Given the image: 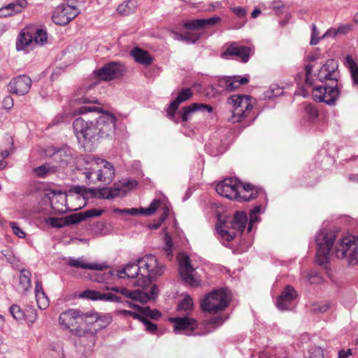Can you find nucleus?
<instances>
[{"mask_svg": "<svg viewBox=\"0 0 358 358\" xmlns=\"http://www.w3.org/2000/svg\"><path fill=\"white\" fill-rule=\"evenodd\" d=\"M164 273V266L160 265L155 256L149 254L138 259L136 262L127 264L122 270H110L94 279L98 282L108 279V275H117L120 278H138L137 285L143 289H150L152 281L162 275Z\"/></svg>", "mask_w": 358, "mask_h": 358, "instance_id": "1", "label": "nucleus"}, {"mask_svg": "<svg viewBox=\"0 0 358 358\" xmlns=\"http://www.w3.org/2000/svg\"><path fill=\"white\" fill-rule=\"evenodd\" d=\"M78 114H85L88 112H98L102 113L94 121L90 120L87 132L85 136V141L96 143L100 139L111 136L115 133L116 117L114 114L103 112L102 108L96 106H80L76 109Z\"/></svg>", "mask_w": 358, "mask_h": 358, "instance_id": "2", "label": "nucleus"}, {"mask_svg": "<svg viewBox=\"0 0 358 358\" xmlns=\"http://www.w3.org/2000/svg\"><path fill=\"white\" fill-rule=\"evenodd\" d=\"M336 240V235L333 232L321 231L316 236L317 245L316 252V262L323 267L329 275V252Z\"/></svg>", "mask_w": 358, "mask_h": 358, "instance_id": "3", "label": "nucleus"}, {"mask_svg": "<svg viewBox=\"0 0 358 358\" xmlns=\"http://www.w3.org/2000/svg\"><path fill=\"white\" fill-rule=\"evenodd\" d=\"M229 302L227 289L221 288L208 294L201 301V308L203 312L215 313L223 310L228 306Z\"/></svg>", "mask_w": 358, "mask_h": 358, "instance_id": "4", "label": "nucleus"}, {"mask_svg": "<svg viewBox=\"0 0 358 358\" xmlns=\"http://www.w3.org/2000/svg\"><path fill=\"white\" fill-rule=\"evenodd\" d=\"M335 254L338 259H346L349 264L358 262V239L355 236L344 237L335 247Z\"/></svg>", "mask_w": 358, "mask_h": 358, "instance_id": "5", "label": "nucleus"}, {"mask_svg": "<svg viewBox=\"0 0 358 358\" xmlns=\"http://www.w3.org/2000/svg\"><path fill=\"white\" fill-rule=\"evenodd\" d=\"M250 99V96L241 94L232 95L228 99V103L234 107L233 122H240L248 116L252 108Z\"/></svg>", "mask_w": 358, "mask_h": 358, "instance_id": "6", "label": "nucleus"}, {"mask_svg": "<svg viewBox=\"0 0 358 358\" xmlns=\"http://www.w3.org/2000/svg\"><path fill=\"white\" fill-rule=\"evenodd\" d=\"M127 71L125 66L120 62H110L100 69L95 70L96 78L103 81H109L122 77Z\"/></svg>", "mask_w": 358, "mask_h": 358, "instance_id": "7", "label": "nucleus"}, {"mask_svg": "<svg viewBox=\"0 0 358 358\" xmlns=\"http://www.w3.org/2000/svg\"><path fill=\"white\" fill-rule=\"evenodd\" d=\"M341 87L336 83L335 85L317 86L313 89V96L315 100L324 102L327 105L333 106L339 96Z\"/></svg>", "mask_w": 358, "mask_h": 358, "instance_id": "8", "label": "nucleus"}, {"mask_svg": "<svg viewBox=\"0 0 358 358\" xmlns=\"http://www.w3.org/2000/svg\"><path fill=\"white\" fill-rule=\"evenodd\" d=\"M80 13L79 10L73 3H62L57 6L55 8L52 20L55 24L64 26L78 15Z\"/></svg>", "mask_w": 358, "mask_h": 358, "instance_id": "9", "label": "nucleus"}, {"mask_svg": "<svg viewBox=\"0 0 358 358\" xmlns=\"http://www.w3.org/2000/svg\"><path fill=\"white\" fill-rule=\"evenodd\" d=\"M158 292L159 289L157 285H152L150 289H145L142 288V289L129 290L126 287H121L120 294L126 298L144 304L151 299H155L157 296Z\"/></svg>", "mask_w": 358, "mask_h": 358, "instance_id": "10", "label": "nucleus"}, {"mask_svg": "<svg viewBox=\"0 0 358 358\" xmlns=\"http://www.w3.org/2000/svg\"><path fill=\"white\" fill-rule=\"evenodd\" d=\"M88 315L77 309H69L62 313L59 317V322L64 329L75 328L79 323L87 321Z\"/></svg>", "mask_w": 358, "mask_h": 358, "instance_id": "11", "label": "nucleus"}, {"mask_svg": "<svg viewBox=\"0 0 358 358\" xmlns=\"http://www.w3.org/2000/svg\"><path fill=\"white\" fill-rule=\"evenodd\" d=\"M238 183H241L240 180L227 178L217 185L215 190L220 195L224 197L238 201V199H240Z\"/></svg>", "mask_w": 358, "mask_h": 358, "instance_id": "12", "label": "nucleus"}, {"mask_svg": "<svg viewBox=\"0 0 358 358\" xmlns=\"http://www.w3.org/2000/svg\"><path fill=\"white\" fill-rule=\"evenodd\" d=\"M71 332L80 338V342L83 343L85 347L92 348L94 346L96 341V330H90L87 322L79 323L75 328L71 329Z\"/></svg>", "mask_w": 358, "mask_h": 358, "instance_id": "13", "label": "nucleus"}, {"mask_svg": "<svg viewBox=\"0 0 358 358\" xmlns=\"http://www.w3.org/2000/svg\"><path fill=\"white\" fill-rule=\"evenodd\" d=\"M102 164L103 169H98L96 171H89L85 172L86 179L92 180L93 179V175H96V180L102 182H110L115 176V169L113 166L108 162L103 159H99V162L97 164Z\"/></svg>", "mask_w": 358, "mask_h": 358, "instance_id": "14", "label": "nucleus"}, {"mask_svg": "<svg viewBox=\"0 0 358 358\" xmlns=\"http://www.w3.org/2000/svg\"><path fill=\"white\" fill-rule=\"evenodd\" d=\"M251 48L246 45H240L236 42L229 44L226 50L221 53V57L227 59L228 57H235L242 62L246 63L250 57Z\"/></svg>", "mask_w": 358, "mask_h": 358, "instance_id": "15", "label": "nucleus"}, {"mask_svg": "<svg viewBox=\"0 0 358 358\" xmlns=\"http://www.w3.org/2000/svg\"><path fill=\"white\" fill-rule=\"evenodd\" d=\"M32 84L31 79L26 75H20L13 78L8 85L10 92L17 95H24L28 93Z\"/></svg>", "mask_w": 358, "mask_h": 358, "instance_id": "16", "label": "nucleus"}, {"mask_svg": "<svg viewBox=\"0 0 358 358\" xmlns=\"http://www.w3.org/2000/svg\"><path fill=\"white\" fill-rule=\"evenodd\" d=\"M338 64L334 59H328L319 70L317 78L319 81L324 83L326 80H331L338 83Z\"/></svg>", "mask_w": 358, "mask_h": 358, "instance_id": "17", "label": "nucleus"}, {"mask_svg": "<svg viewBox=\"0 0 358 358\" xmlns=\"http://www.w3.org/2000/svg\"><path fill=\"white\" fill-rule=\"evenodd\" d=\"M297 297L296 289L291 285H287L277 298L276 306L280 310H289Z\"/></svg>", "mask_w": 358, "mask_h": 358, "instance_id": "18", "label": "nucleus"}, {"mask_svg": "<svg viewBox=\"0 0 358 358\" xmlns=\"http://www.w3.org/2000/svg\"><path fill=\"white\" fill-rule=\"evenodd\" d=\"M248 82V76L243 78L240 76H224L217 79V86L223 91L231 92L238 89L241 85H245Z\"/></svg>", "mask_w": 358, "mask_h": 358, "instance_id": "19", "label": "nucleus"}, {"mask_svg": "<svg viewBox=\"0 0 358 358\" xmlns=\"http://www.w3.org/2000/svg\"><path fill=\"white\" fill-rule=\"evenodd\" d=\"M193 96L192 90L190 88H182L178 94V96L175 100L171 101L166 109V113L168 117L178 123V120H176V113L180 103L189 100Z\"/></svg>", "mask_w": 358, "mask_h": 358, "instance_id": "20", "label": "nucleus"}, {"mask_svg": "<svg viewBox=\"0 0 358 358\" xmlns=\"http://www.w3.org/2000/svg\"><path fill=\"white\" fill-rule=\"evenodd\" d=\"M179 266V272L182 280L189 285H196V280L192 275L194 268L192 266L190 259L187 255H184L180 257Z\"/></svg>", "mask_w": 358, "mask_h": 358, "instance_id": "21", "label": "nucleus"}, {"mask_svg": "<svg viewBox=\"0 0 358 358\" xmlns=\"http://www.w3.org/2000/svg\"><path fill=\"white\" fill-rule=\"evenodd\" d=\"M169 321L174 324V331L193 332L198 327V322L189 316L170 317Z\"/></svg>", "mask_w": 358, "mask_h": 358, "instance_id": "22", "label": "nucleus"}, {"mask_svg": "<svg viewBox=\"0 0 358 358\" xmlns=\"http://www.w3.org/2000/svg\"><path fill=\"white\" fill-rule=\"evenodd\" d=\"M31 27H25L20 32L16 40V50L17 51L24 50L30 47L34 48V34Z\"/></svg>", "mask_w": 358, "mask_h": 358, "instance_id": "23", "label": "nucleus"}, {"mask_svg": "<svg viewBox=\"0 0 358 358\" xmlns=\"http://www.w3.org/2000/svg\"><path fill=\"white\" fill-rule=\"evenodd\" d=\"M66 264L71 267L95 271H103V269L108 268V266L106 264H98L87 263L85 262V259L83 258V257L78 259L69 258Z\"/></svg>", "mask_w": 358, "mask_h": 358, "instance_id": "24", "label": "nucleus"}, {"mask_svg": "<svg viewBox=\"0 0 358 358\" xmlns=\"http://www.w3.org/2000/svg\"><path fill=\"white\" fill-rule=\"evenodd\" d=\"M221 20L220 17H213L208 19H197L186 22L184 24L185 28L189 30H196L213 26Z\"/></svg>", "mask_w": 358, "mask_h": 358, "instance_id": "25", "label": "nucleus"}, {"mask_svg": "<svg viewBox=\"0 0 358 358\" xmlns=\"http://www.w3.org/2000/svg\"><path fill=\"white\" fill-rule=\"evenodd\" d=\"M242 187L243 189L246 192H251L249 194V196H246V194H241L240 193V199L238 201L245 202L250 201L257 198L258 194L262 191V188L255 186L249 182H243L241 181V183H238V188Z\"/></svg>", "mask_w": 358, "mask_h": 358, "instance_id": "26", "label": "nucleus"}, {"mask_svg": "<svg viewBox=\"0 0 358 358\" xmlns=\"http://www.w3.org/2000/svg\"><path fill=\"white\" fill-rule=\"evenodd\" d=\"M90 120L85 117H79L76 118L73 122V129L74 133L79 141L83 139L85 141V136L87 132Z\"/></svg>", "mask_w": 358, "mask_h": 358, "instance_id": "27", "label": "nucleus"}, {"mask_svg": "<svg viewBox=\"0 0 358 358\" xmlns=\"http://www.w3.org/2000/svg\"><path fill=\"white\" fill-rule=\"evenodd\" d=\"M160 204V200L154 199L148 208H127V215H150L153 214L158 208Z\"/></svg>", "mask_w": 358, "mask_h": 358, "instance_id": "28", "label": "nucleus"}, {"mask_svg": "<svg viewBox=\"0 0 358 358\" xmlns=\"http://www.w3.org/2000/svg\"><path fill=\"white\" fill-rule=\"evenodd\" d=\"M131 55L134 57V60L143 65H150L153 59L150 55L148 51L144 50L138 47H135L131 51Z\"/></svg>", "mask_w": 358, "mask_h": 358, "instance_id": "29", "label": "nucleus"}, {"mask_svg": "<svg viewBox=\"0 0 358 358\" xmlns=\"http://www.w3.org/2000/svg\"><path fill=\"white\" fill-rule=\"evenodd\" d=\"M45 222L54 228H62L64 227L74 224L72 214L64 217H48Z\"/></svg>", "mask_w": 358, "mask_h": 358, "instance_id": "30", "label": "nucleus"}, {"mask_svg": "<svg viewBox=\"0 0 358 358\" xmlns=\"http://www.w3.org/2000/svg\"><path fill=\"white\" fill-rule=\"evenodd\" d=\"M57 171V166L50 163H45L33 169V172L38 178H45Z\"/></svg>", "mask_w": 358, "mask_h": 358, "instance_id": "31", "label": "nucleus"}, {"mask_svg": "<svg viewBox=\"0 0 358 358\" xmlns=\"http://www.w3.org/2000/svg\"><path fill=\"white\" fill-rule=\"evenodd\" d=\"M70 152L65 150H59L53 154L54 160L58 164V168H64L71 160Z\"/></svg>", "mask_w": 358, "mask_h": 358, "instance_id": "32", "label": "nucleus"}, {"mask_svg": "<svg viewBox=\"0 0 358 358\" xmlns=\"http://www.w3.org/2000/svg\"><path fill=\"white\" fill-rule=\"evenodd\" d=\"M103 210H97L95 208L86 210L85 212H80L79 213L72 214L74 224L80 223V222L85 220L87 218L94 217H98L101 215Z\"/></svg>", "mask_w": 358, "mask_h": 358, "instance_id": "33", "label": "nucleus"}, {"mask_svg": "<svg viewBox=\"0 0 358 358\" xmlns=\"http://www.w3.org/2000/svg\"><path fill=\"white\" fill-rule=\"evenodd\" d=\"M248 222V216L245 212L238 211L234 216V220L231 223L232 227L238 231L243 232Z\"/></svg>", "mask_w": 358, "mask_h": 358, "instance_id": "34", "label": "nucleus"}, {"mask_svg": "<svg viewBox=\"0 0 358 358\" xmlns=\"http://www.w3.org/2000/svg\"><path fill=\"white\" fill-rule=\"evenodd\" d=\"M193 300L189 296L186 295L178 303L177 310L185 316H189L193 310Z\"/></svg>", "mask_w": 358, "mask_h": 358, "instance_id": "35", "label": "nucleus"}, {"mask_svg": "<svg viewBox=\"0 0 358 358\" xmlns=\"http://www.w3.org/2000/svg\"><path fill=\"white\" fill-rule=\"evenodd\" d=\"M34 35V45H43L48 41V34L45 29L31 27Z\"/></svg>", "mask_w": 358, "mask_h": 358, "instance_id": "36", "label": "nucleus"}, {"mask_svg": "<svg viewBox=\"0 0 358 358\" xmlns=\"http://www.w3.org/2000/svg\"><path fill=\"white\" fill-rule=\"evenodd\" d=\"M137 8V0H128L119 5L117 11L123 15H128L133 13Z\"/></svg>", "mask_w": 358, "mask_h": 358, "instance_id": "37", "label": "nucleus"}, {"mask_svg": "<svg viewBox=\"0 0 358 358\" xmlns=\"http://www.w3.org/2000/svg\"><path fill=\"white\" fill-rule=\"evenodd\" d=\"M85 314L88 315L87 319L94 320L101 327L106 328L111 322V317L108 315H99L97 313L93 311L86 312Z\"/></svg>", "mask_w": 358, "mask_h": 358, "instance_id": "38", "label": "nucleus"}, {"mask_svg": "<svg viewBox=\"0 0 358 358\" xmlns=\"http://www.w3.org/2000/svg\"><path fill=\"white\" fill-rule=\"evenodd\" d=\"M27 0H15L5 6L6 9L13 15L20 13L27 6Z\"/></svg>", "mask_w": 358, "mask_h": 358, "instance_id": "39", "label": "nucleus"}, {"mask_svg": "<svg viewBox=\"0 0 358 358\" xmlns=\"http://www.w3.org/2000/svg\"><path fill=\"white\" fill-rule=\"evenodd\" d=\"M31 274L29 271L25 268L20 271L19 286L24 292L29 290L31 287Z\"/></svg>", "mask_w": 358, "mask_h": 358, "instance_id": "40", "label": "nucleus"}, {"mask_svg": "<svg viewBox=\"0 0 358 358\" xmlns=\"http://www.w3.org/2000/svg\"><path fill=\"white\" fill-rule=\"evenodd\" d=\"M346 64L349 68L351 77L355 85H358V66L350 55L345 58Z\"/></svg>", "mask_w": 358, "mask_h": 358, "instance_id": "41", "label": "nucleus"}, {"mask_svg": "<svg viewBox=\"0 0 358 358\" xmlns=\"http://www.w3.org/2000/svg\"><path fill=\"white\" fill-rule=\"evenodd\" d=\"M283 89L280 87L278 85H272L269 90L264 93L265 99H272L281 96L283 94Z\"/></svg>", "mask_w": 358, "mask_h": 358, "instance_id": "42", "label": "nucleus"}, {"mask_svg": "<svg viewBox=\"0 0 358 358\" xmlns=\"http://www.w3.org/2000/svg\"><path fill=\"white\" fill-rule=\"evenodd\" d=\"M92 197L99 199H109L108 194V187L102 188H90L88 189Z\"/></svg>", "mask_w": 358, "mask_h": 358, "instance_id": "43", "label": "nucleus"}, {"mask_svg": "<svg viewBox=\"0 0 358 358\" xmlns=\"http://www.w3.org/2000/svg\"><path fill=\"white\" fill-rule=\"evenodd\" d=\"M9 311L13 317L18 322L23 320L25 317L24 312L17 304L12 305L9 308Z\"/></svg>", "mask_w": 358, "mask_h": 358, "instance_id": "44", "label": "nucleus"}, {"mask_svg": "<svg viewBox=\"0 0 358 358\" xmlns=\"http://www.w3.org/2000/svg\"><path fill=\"white\" fill-rule=\"evenodd\" d=\"M195 112H196V110L194 107V103L189 106L182 108V110L178 113L180 117V122H187V120L189 119V115Z\"/></svg>", "mask_w": 358, "mask_h": 358, "instance_id": "45", "label": "nucleus"}, {"mask_svg": "<svg viewBox=\"0 0 358 358\" xmlns=\"http://www.w3.org/2000/svg\"><path fill=\"white\" fill-rule=\"evenodd\" d=\"M141 313L143 316L149 317L153 320H157L162 315L161 313L158 310H152L149 307H143L141 308Z\"/></svg>", "mask_w": 358, "mask_h": 358, "instance_id": "46", "label": "nucleus"}, {"mask_svg": "<svg viewBox=\"0 0 358 358\" xmlns=\"http://www.w3.org/2000/svg\"><path fill=\"white\" fill-rule=\"evenodd\" d=\"M90 188H87L85 186H80V185H75L71 187V189L69 190V194H71V193H76L77 194L81 195L83 196L84 199H86L85 195L90 194V192L88 191Z\"/></svg>", "mask_w": 358, "mask_h": 358, "instance_id": "47", "label": "nucleus"}, {"mask_svg": "<svg viewBox=\"0 0 358 358\" xmlns=\"http://www.w3.org/2000/svg\"><path fill=\"white\" fill-rule=\"evenodd\" d=\"M217 231L222 238H224L228 242L232 241L236 236L235 232H229L228 230L225 229L222 226L217 227Z\"/></svg>", "mask_w": 358, "mask_h": 358, "instance_id": "48", "label": "nucleus"}, {"mask_svg": "<svg viewBox=\"0 0 358 358\" xmlns=\"http://www.w3.org/2000/svg\"><path fill=\"white\" fill-rule=\"evenodd\" d=\"M99 301H113V302H122V299L120 296H117L111 292L107 293H101V296L99 297Z\"/></svg>", "mask_w": 358, "mask_h": 358, "instance_id": "49", "label": "nucleus"}, {"mask_svg": "<svg viewBox=\"0 0 358 358\" xmlns=\"http://www.w3.org/2000/svg\"><path fill=\"white\" fill-rule=\"evenodd\" d=\"M101 296V292L95 290L87 289L84 291L80 296L83 298H86L88 299H91L92 301H98L99 300V297Z\"/></svg>", "mask_w": 358, "mask_h": 358, "instance_id": "50", "label": "nucleus"}, {"mask_svg": "<svg viewBox=\"0 0 358 358\" xmlns=\"http://www.w3.org/2000/svg\"><path fill=\"white\" fill-rule=\"evenodd\" d=\"M307 280L310 284H320L323 282V278L316 271H310L307 275Z\"/></svg>", "mask_w": 358, "mask_h": 358, "instance_id": "51", "label": "nucleus"}, {"mask_svg": "<svg viewBox=\"0 0 358 358\" xmlns=\"http://www.w3.org/2000/svg\"><path fill=\"white\" fill-rule=\"evenodd\" d=\"M108 194L109 199H114L121 194L124 195L126 191L120 187H108Z\"/></svg>", "mask_w": 358, "mask_h": 358, "instance_id": "52", "label": "nucleus"}, {"mask_svg": "<svg viewBox=\"0 0 358 358\" xmlns=\"http://www.w3.org/2000/svg\"><path fill=\"white\" fill-rule=\"evenodd\" d=\"M141 322L144 324L146 328V330L150 333H155L157 329V326L156 324L150 322L146 317L143 316V319L141 320Z\"/></svg>", "mask_w": 358, "mask_h": 358, "instance_id": "53", "label": "nucleus"}, {"mask_svg": "<svg viewBox=\"0 0 358 358\" xmlns=\"http://www.w3.org/2000/svg\"><path fill=\"white\" fill-rule=\"evenodd\" d=\"M13 232L19 238H24L26 236L25 232L17 225V222H11L9 224Z\"/></svg>", "mask_w": 358, "mask_h": 358, "instance_id": "54", "label": "nucleus"}, {"mask_svg": "<svg viewBox=\"0 0 358 358\" xmlns=\"http://www.w3.org/2000/svg\"><path fill=\"white\" fill-rule=\"evenodd\" d=\"M184 41L187 43H196L200 38L201 34L196 33L187 32L185 34Z\"/></svg>", "mask_w": 358, "mask_h": 358, "instance_id": "55", "label": "nucleus"}, {"mask_svg": "<svg viewBox=\"0 0 358 358\" xmlns=\"http://www.w3.org/2000/svg\"><path fill=\"white\" fill-rule=\"evenodd\" d=\"M310 358H324L323 350L320 347H313L310 350Z\"/></svg>", "mask_w": 358, "mask_h": 358, "instance_id": "56", "label": "nucleus"}, {"mask_svg": "<svg viewBox=\"0 0 358 358\" xmlns=\"http://www.w3.org/2000/svg\"><path fill=\"white\" fill-rule=\"evenodd\" d=\"M164 242L165 247L164 248V250L165 251L167 255H169L170 254H171L173 244L171 237L167 233L164 236Z\"/></svg>", "mask_w": 358, "mask_h": 358, "instance_id": "57", "label": "nucleus"}, {"mask_svg": "<svg viewBox=\"0 0 358 358\" xmlns=\"http://www.w3.org/2000/svg\"><path fill=\"white\" fill-rule=\"evenodd\" d=\"M305 110H306V112L309 119L314 120V119L317 117V116H318V111L312 105H308L306 107Z\"/></svg>", "mask_w": 358, "mask_h": 358, "instance_id": "58", "label": "nucleus"}, {"mask_svg": "<svg viewBox=\"0 0 358 358\" xmlns=\"http://www.w3.org/2000/svg\"><path fill=\"white\" fill-rule=\"evenodd\" d=\"M194 107L196 111L201 110L211 113L213 110V108L210 105L205 103H194Z\"/></svg>", "mask_w": 358, "mask_h": 358, "instance_id": "59", "label": "nucleus"}, {"mask_svg": "<svg viewBox=\"0 0 358 358\" xmlns=\"http://www.w3.org/2000/svg\"><path fill=\"white\" fill-rule=\"evenodd\" d=\"M120 313L121 315H122L124 316H131L134 319L138 320L139 321H141V320L143 319V315H141L137 313L131 311V310H122L120 311Z\"/></svg>", "mask_w": 358, "mask_h": 358, "instance_id": "60", "label": "nucleus"}, {"mask_svg": "<svg viewBox=\"0 0 358 358\" xmlns=\"http://www.w3.org/2000/svg\"><path fill=\"white\" fill-rule=\"evenodd\" d=\"M84 322H87L88 326L90 327V330H96V334L99 330L104 329V327H101V325L97 322H95L94 320L87 319V321Z\"/></svg>", "mask_w": 358, "mask_h": 358, "instance_id": "61", "label": "nucleus"}, {"mask_svg": "<svg viewBox=\"0 0 358 358\" xmlns=\"http://www.w3.org/2000/svg\"><path fill=\"white\" fill-rule=\"evenodd\" d=\"M224 319L221 316H215L209 319L206 324L208 325H216L220 326L224 322Z\"/></svg>", "mask_w": 358, "mask_h": 358, "instance_id": "62", "label": "nucleus"}, {"mask_svg": "<svg viewBox=\"0 0 358 358\" xmlns=\"http://www.w3.org/2000/svg\"><path fill=\"white\" fill-rule=\"evenodd\" d=\"M38 307L41 309H45L48 306V299L44 294V296H41L39 299H36Z\"/></svg>", "mask_w": 358, "mask_h": 358, "instance_id": "63", "label": "nucleus"}, {"mask_svg": "<svg viewBox=\"0 0 358 358\" xmlns=\"http://www.w3.org/2000/svg\"><path fill=\"white\" fill-rule=\"evenodd\" d=\"M2 105L3 107L6 110L12 108L13 106V98L10 96H6L2 101Z\"/></svg>", "mask_w": 358, "mask_h": 358, "instance_id": "64", "label": "nucleus"}]
</instances>
